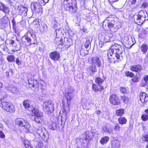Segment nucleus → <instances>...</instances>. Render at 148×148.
Returning a JSON list of instances; mask_svg holds the SVG:
<instances>
[{
    "label": "nucleus",
    "instance_id": "f257e3e1",
    "mask_svg": "<svg viewBox=\"0 0 148 148\" xmlns=\"http://www.w3.org/2000/svg\"><path fill=\"white\" fill-rule=\"evenodd\" d=\"M124 51L123 46L117 44L112 45L107 53L109 61L111 63H115L116 61L118 62L122 60Z\"/></svg>",
    "mask_w": 148,
    "mask_h": 148
},
{
    "label": "nucleus",
    "instance_id": "f03ea898",
    "mask_svg": "<svg viewBox=\"0 0 148 148\" xmlns=\"http://www.w3.org/2000/svg\"><path fill=\"white\" fill-rule=\"evenodd\" d=\"M107 25L109 29L112 32H116L122 26L121 23L114 16L110 15L103 22V27H106Z\"/></svg>",
    "mask_w": 148,
    "mask_h": 148
},
{
    "label": "nucleus",
    "instance_id": "7ed1b4c3",
    "mask_svg": "<svg viewBox=\"0 0 148 148\" xmlns=\"http://www.w3.org/2000/svg\"><path fill=\"white\" fill-rule=\"evenodd\" d=\"M92 139L90 133L88 132L81 135L80 139L77 140V148H87L90 141Z\"/></svg>",
    "mask_w": 148,
    "mask_h": 148
},
{
    "label": "nucleus",
    "instance_id": "20e7f679",
    "mask_svg": "<svg viewBox=\"0 0 148 148\" xmlns=\"http://www.w3.org/2000/svg\"><path fill=\"white\" fill-rule=\"evenodd\" d=\"M62 5L65 10L69 11L71 14H73L76 13L77 5L75 0H64Z\"/></svg>",
    "mask_w": 148,
    "mask_h": 148
},
{
    "label": "nucleus",
    "instance_id": "39448f33",
    "mask_svg": "<svg viewBox=\"0 0 148 148\" xmlns=\"http://www.w3.org/2000/svg\"><path fill=\"white\" fill-rule=\"evenodd\" d=\"M133 18L136 23L141 25L145 21L148 20V15L145 11L141 10L138 12V14L133 16Z\"/></svg>",
    "mask_w": 148,
    "mask_h": 148
},
{
    "label": "nucleus",
    "instance_id": "423d86ee",
    "mask_svg": "<svg viewBox=\"0 0 148 148\" xmlns=\"http://www.w3.org/2000/svg\"><path fill=\"white\" fill-rule=\"evenodd\" d=\"M64 96L66 98V100L64 99L62 102L63 104V109L62 110L63 114L66 116V114L69 111V106L70 102L73 97V94H69L68 93H65Z\"/></svg>",
    "mask_w": 148,
    "mask_h": 148
},
{
    "label": "nucleus",
    "instance_id": "0eeeda50",
    "mask_svg": "<svg viewBox=\"0 0 148 148\" xmlns=\"http://www.w3.org/2000/svg\"><path fill=\"white\" fill-rule=\"evenodd\" d=\"M36 132L44 141H47L48 138V134L47 131L44 127L41 126L37 127Z\"/></svg>",
    "mask_w": 148,
    "mask_h": 148
},
{
    "label": "nucleus",
    "instance_id": "6e6552de",
    "mask_svg": "<svg viewBox=\"0 0 148 148\" xmlns=\"http://www.w3.org/2000/svg\"><path fill=\"white\" fill-rule=\"evenodd\" d=\"M16 124L20 127H23L26 129V132H29L30 126L29 123L26 120L22 118H17L15 120Z\"/></svg>",
    "mask_w": 148,
    "mask_h": 148
},
{
    "label": "nucleus",
    "instance_id": "1a4fd4ad",
    "mask_svg": "<svg viewBox=\"0 0 148 148\" xmlns=\"http://www.w3.org/2000/svg\"><path fill=\"white\" fill-rule=\"evenodd\" d=\"M0 106L6 112H13L15 111L14 106L11 103L5 101H1L0 103Z\"/></svg>",
    "mask_w": 148,
    "mask_h": 148
},
{
    "label": "nucleus",
    "instance_id": "9d476101",
    "mask_svg": "<svg viewBox=\"0 0 148 148\" xmlns=\"http://www.w3.org/2000/svg\"><path fill=\"white\" fill-rule=\"evenodd\" d=\"M42 108L46 112L51 113L54 110V106L51 101L48 100L44 102Z\"/></svg>",
    "mask_w": 148,
    "mask_h": 148
},
{
    "label": "nucleus",
    "instance_id": "9b49d317",
    "mask_svg": "<svg viewBox=\"0 0 148 148\" xmlns=\"http://www.w3.org/2000/svg\"><path fill=\"white\" fill-rule=\"evenodd\" d=\"M34 75L33 74L29 73L27 76L28 81L29 87H33L34 88H39V84L36 81H34L32 79L34 77Z\"/></svg>",
    "mask_w": 148,
    "mask_h": 148
},
{
    "label": "nucleus",
    "instance_id": "f8f14e48",
    "mask_svg": "<svg viewBox=\"0 0 148 148\" xmlns=\"http://www.w3.org/2000/svg\"><path fill=\"white\" fill-rule=\"evenodd\" d=\"M32 10L36 13L42 14V6L39 3L32 2L31 4Z\"/></svg>",
    "mask_w": 148,
    "mask_h": 148
},
{
    "label": "nucleus",
    "instance_id": "ddd939ff",
    "mask_svg": "<svg viewBox=\"0 0 148 148\" xmlns=\"http://www.w3.org/2000/svg\"><path fill=\"white\" fill-rule=\"evenodd\" d=\"M99 38L101 41L103 43L109 42L112 40V34L108 32L100 34Z\"/></svg>",
    "mask_w": 148,
    "mask_h": 148
},
{
    "label": "nucleus",
    "instance_id": "4468645a",
    "mask_svg": "<svg viewBox=\"0 0 148 148\" xmlns=\"http://www.w3.org/2000/svg\"><path fill=\"white\" fill-rule=\"evenodd\" d=\"M32 113L36 115V116L34 118L36 122L41 123L43 121L44 119L42 118L43 114L42 112L39 111L37 109L33 110Z\"/></svg>",
    "mask_w": 148,
    "mask_h": 148
},
{
    "label": "nucleus",
    "instance_id": "2eb2a0df",
    "mask_svg": "<svg viewBox=\"0 0 148 148\" xmlns=\"http://www.w3.org/2000/svg\"><path fill=\"white\" fill-rule=\"evenodd\" d=\"M65 122V119H63V117L61 116L60 119L59 118L58 119V124H57L56 122H53L49 126V128L52 130H55L57 127L58 126L59 127L60 126V125L62 126L63 125Z\"/></svg>",
    "mask_w": 148,
    "mask_h": 148
},
{
    "label": "nucleus",
    "instance_id": "dca6fc26",
    "mask_svg": "<svg viewBox=\"0 0 148 148\" xmlns=\"http://www.w3.org/2000/svg\"><path fill=\"white\" fill-rule=\"evenodd\" d=\"M110 103L114 105H119L120 102L118 97L116 95L112 94L110 97Z\"/></svg>",
    "mask_w": 148,
    "mask_h": 148
},
{
    "label": "nucleus",
    "instance_id": "f3484780",
    "mask_svg": "<svg viewBox=\"0 0 148 148\" xmlns=\"http://www.w3.org/2000/svg\"><path fill=\"white\" fill-rule=\"evenodd\" d=\"M17 11V12L19 14L24 16H26L27 15V8L23 6L18 7Z\"/></svg>",
    "mask_w": 148,
    "mask_h": 148
},
{
    "label": "nucleus",
    "instance_id": "a211bd4d",
    "mask_svg": "<svg viewBox=\"0 0 148 148\" xmlns=\"http://www.w3.org/2000/svg\"><path fill=\"white\" fill-rule=\"evenodd\" d=\"M22 41L23 44L25 47L28 46L34 43L33 42L32 43L31 39L28 36H25L22 37Z\"/></svg>",
    "mask_w": 148,
    "mask_h": 148
},
{
    "label": "nucleus",
    "instance_id": "6ab92c4d",
    "mask_svg": "<svg viewBox=\"0 0 148 148\" xmlns=\"http://www.w3.org/2000/svg\"><path fill=\"white\" fill-rule=\"evenodd\" d=\"M91 62V64L92 65H97L98 67L101 66V60L98 57H93L92 59Z\"/></svg>",
    "mask_w": 148,
    "mask_h": 148
},
{
    "label": "nucleus",
    "instance_id": "aec40b11",
    "mask_svg": "<svg viewBox=\"0 0 148 148\" xmlns=\"http://www.w3.org/2000/svg\"><path fill=\"white\" fill-rule=\"evenodd\" d=\"M23 105L25 108L29 110L32 111V112L33 110L37 109L34 108L32 105H30V101L28 100H26L23 102Z\"/></svg>",
    "mask_w": 148,
    "mask_h": 148
},
{
    "label": "nucleus",
    "instance_id": "412c9836",
    "mask_svg": "<svg viewBox=\"0 0 148 148\" xmlns=\"http://www.w3.org/2000/svg\"><path fill=\"white\" fill-rule=\"evenodd\" d=\"M49 57L50 58L54 60H58L60 57V53L56 51L52 52L50 54Z\"/></svg>",
    "mask_w": 148,
    "mask_h": 148
},
{
    "label": "nucleus",
    "instance_id": "4be33fe9",
    "mask_svg": "<svg viewBox=\"0 0 148 148\" xmlns=\"http://www.w3.org/2000/svg\"><path fill=\"white\" fill-rule=\"evenodd\" d=\"M103 130L106 132L111 134L112 132L113 128L110 125L107 124L103 127Z\"/></svg>",
    "mask_w": 148,
    "mask_h": 148
},
{
    "label": "nucleus",
    "instance_id": "5701e85b",
    "mask_svg": "<svg viewBox=\"0 0 148 148\" xmlns=\"http://www.w3.org/2000/svg\"><path fill=\"white\" fill-rule=\"evenodd\" d=\"M92 89L95 92H97L98 91H101L103 90L104 88L102 85L93 84L92 86Z\"/></svg>",
    "mask_w": 148,
    "mask_h": 148
},
{
    "label": "nucleus",
    "instance_id": "b1692460",
    "mask_svg": "<svg viewBox=\"0 0 148 148\" xmlns=\"http://www.w3.org/2000/svg\"><path fill=\"white\" fill-rule=\"evenodd\" d=\"M140 97V100L143 103H145L148 101V96L145 92L141 93Z\"/></svg>",
    "mask_w": 148,
    "mask_h": 148
},
{
    "label": "nucleus",
    "instance_id": "393cba45",
    "mask_svg": "<svg viewBox=\"0 0 148 148\" xmlns=\"http://www.w3.org/2000/svg\"><path fill=\"white\" fill-rule=\"evenodd\" d=\"M0 10L6 14H8L10 11L9 8L1 2H0Z\"/></svg>",
    "mask_w": 148,
    "mask_h": 148
},
{
    "label": "nucleus",
    "instance_id": "a878e982",
    "mask_svg": "<svg viewBox=\"0 0 148 148\" xmlns=\"http://www.w3.org/2000/svg\"><path fill=\"white\" fill-rule=\"evenodd\" d=\"M135 43V39H133L132 37L128 38L127 42H126V44L129 47L131 48Z\"/></svg>",
    "mask_w": 148,
    "mask_h": 148
},
{
    "label": "nucleus",
    "instance_id": "bb28decb",
    "mask_svg": "<svg viewBox=\"0 0 148 148\" xmlns=\"http://www.w3.org/2000/svg\"><path fill=\"white\" fill-rule=\"evenodd\" d=\"M142 69V67L140 65H136L131 67V70L134 72H138Z\"/></svg>",
    "mask_w": 148,
    "mask_h": 148
},
{
    "label": "nucleus",
    "instance_id": "cd10ccee",
    "mask_svg": "<svg viewBox=\"0 0 148 148\" xmlns=\"http://www.w3.org/2000/svg\"><path fill=\"white\" fill-rule=\"evenodd\" d=\"M111 143L112 148H119L120 146V142L117 140H112Z\"/></svg>",
    "mask_w": 148,
    "mask_h": 148
},
{
    "label": "nucleus",
    "instance_id": "c85d7f7f",
    "mask_svg": "<svg viewBox=\"0 0 148 148\" xmlns=\"http://www.w3.org/2000/svg\"><path fill=\"white\" fill-rule=\"evenodd\" d=\"M86 70L89 73H92V74L97 72L96 66L92 65L87 68L86 69Z\"/></svg>",
    "mask_w": 148,
    "mask_h": 148
},
{
    "label": "nucleus",
    "instance_id": "c756f323",
    "mask_svg": "<svg viewBox=\"0 0 148 148\" xmlns=\"http://www.w3.org/2000/svg\"><path fill=\"white\" fill-rule=\"evenodd\" d=\"M109 139V137L108 136H105L101 138L100 141V143L101 145H103L108 143Z\"/></svg>",
    "mask_w": 148,
    "mask_h": 148
},
{
    "label": "nucleus",
    "instance_id": "7c9ffc66",
    "mask_svg": "<svg viewBox=\"0 0 148 148\" xmlns=\"http://www.w3.org/2000/svg\"><path fill=\"white\" fill-rule=\"evenodd\" d=\"M141 51L143 54L145 53L148 49L147 45L145 44L142 45L140 47Z\"/></svg>",
    "mask_w": 148,
    "mask_h": 148
},
{
    "label": "nucleus",
    "instance_id": "2f4dec72",
    "mask_svg": "<svg viewBox=\"0 0 148 148\" xmlns=\"http://www.w3.org/2000/svg\"><path fill=\"white\" fill-rule=\"evenodd\" d=\"M118 121L121 125L126 124L127 122V119L124 117H120L118 119Z\"/></svg>",
    "mask_w": 148,
    "mask_h": 148
},
{
    "label": "nucleus",
    "instance_id": "473e14b6",
    "mask_svg": "<svg viewBox=\"0 0 148 148\" xmlns=\"http://www.w3.org/2000/svg\"><path fill=\"white\" fill-rule=\"evenodd\" d=\"M104 82V79L99 77H97L95 79V82L97 84L101 85Z\"/></svg>",
    "mask_w": 148,
    "mask_h": 148
},
{
    "label": "nucleus",
    "instance_id": "72a5a7b5",
    "mask_svg": "<svg viewBox=\"0 0 148 148\" xmlns=\"http://www.w3.org/2000/svg\"><path fill=\"white\" fill-rule=\"evenodd\" d=\"M124 114V110L122 109H120L116 111V114L118 116H121Z\"/></svg>",
    "mask_w": 148,
    "mask_h": 148
},
{
    "label": "nucleus",
    "instance_id": "f704fd0d",
    "mask_svg": "<svg viewBox=\"0 0 148 148\" xmlns=\"http://www.w3.org/2000/svg\"><path fill=\"white\" fill-rule=\"evenodd\" d=\"M147 33V32L146 30L145 29L143 30L139 34V37L142 38H143L145 37Z\"/></svg>",
    "mask_w": 148,
    "mask_h": 148
},
{
    "label": "nucleus",
    "instance_id": "c9c22d12",
    "mask_svg": "<svg viewBox=\"0 0 148 148\" xmlns=\"http://www.w3.org/2000/svg\"><path fill=\"white\" fill-rule=\"evenodd\" d=\"M7 60L9 62H13L14 60V57L13 55L8 56L7 57Z\"/></svg>",
    "mask_w": 148,
    "mask_h": 148
},
{
    "label": "nucleus",
    "instance_id": "e433bc0d",
    "mask_svg": "<svg viewBox=\"0 0 148 148\" xmlns=\"http://www.w3.org/2000/svg\"><path fill=\"white\" fill-rule=\"evenodd\" d=\"M125 74L126 76L130 77H133L134 75L133 73L129 71L126 72L125 73Z\"/></svg>",
    "mask_w": 148,
    "mask_h": 148
},
{
    "label": "nucleus",
    "instance_id": "4c0bfd02",
    "mask_svg": "<svg viewBox=\"0 0 148 148\" xmlns=\"http://www.w3.org/2000/svg\"><path fill=\"white\" fill-rule=\"evenodd\" d=\"M121 129L120 125L118 123H116L114 127V130L115 131H119Z\"/></svg>",
    "mask_w": 148,
    "mask_h": 148
},
{
    "label": "nucleus",
    "instance_id": "58836bf2",
    "mask_svg": "<svg viewBox=\"0 0 148 148\" xmlns=\"http://www.w3.org/2000/svg\"><path fill=\"white\" fill-rule=\"evenodd\" d=\"M121 99L123 100V102L125 103H127L129 100V98L125 96H123L121 97Z\"/></svg>",
    "mask_w": 148,
    "mask_h": 148
},
{
    "label": "nucleus",
    "instance_id": "ea45409f",
    "mask_svg": "<svg viewBox=\"0 0 148 148\" xmlns=\"http://www.w3.org/2000/svg\"><path fill=\"white\" fill-rule=\"evenodd\" d=\"M84 46L85 48L86 49L88 48L90 46V40H89L86 39V42L85 43Z\"/></svg>",
    "mask_w": 148,
    "mask_h": 148
},
{
    "label": "nucleus",
    "instance_id": "a19ab883",
    "mask_svg": "<svg viewBox=\"0 0 148 148\" xmlns=\"http://www.w3.org/2000/svg\"><path fill=\"white\" fill-rule=\"evenodd\" d=\"M8 90L10 92H11L12 93H15L17 90V89L16 88L12 87V88H8Z\"/></svg>",
    "mask_w": 148,
    "mask_h": 148
},
{
    "label": "nucleus",
    "instance_id": "79ce46f5",
    "mask_svg": "<svg viewBox=\"0 0 148 148\" xmlns=\"http://www.w3.org/2000/svg\"><path fill=\"white\" fill-rule=\"evenodd\" d=\"M148 115L145 114H143L141 116V118L144 121H146L148 119Z\"/></svg>",
    "mask_w": 148,
    "mask_h": 148
},
{
    "label": "nucleus",
    "instance_id": "37998d69",
    "mask_svg": "<svg viewBox=\"0 0 148 148\" xmlns=\"http://www.w3.org/2000/svg\"><path fill=\"white\" fill-rule=\"evenodd\" d=\"M90 132V136H91L92 137V136H91V133L92 134V136H94L95 137H97L98 135L99 134V132H97V131L95 132H92L91 133L90 132H89L88 131H87L85 132H84V134L85 132Z\"/></svg>",
    "mask_w": 148,
    "mask_h": 148
},
{
    "label": "nucleus",
    "instance_id": "c03bdc74",
    "mask_svg": "<svg viewBox=\"0 0 148 148\" xmlns=\"http://www.w3.org/2000/svg\"><path fill=\"white\" fill-rule=\"evenodd\" d=\"M24 143L25 146L26 148H33L31 145H29V142H24Z\"/></svg>",
    "mask_w": 148,
    "mask_h": 148
},
{
    "label": "nucleus",
    "instance_id": "a18cd8bd",
    "mask_svg": "<svg viewBox=\"0 0 148 148\" xmlns=\"http://www.w3.org/2000/svg\"><path fill=\"white\" fill-rule=\"evenodd\" d=\"M142 139L144 141H148V135L147 134L143 136Z\"/></svg>",
    "mask_w": 148,
    "mask_h": 148
},
{
    "label": "nucleus",
    "instance_id": "49530a36",
    "mask_svg": "<svg viewBox=\"0 0 148 148\" xmlns=\"http://www.w3.org/2000/svg\"><path fill=\"white\" fill-rule=\"evenodd\" d=\"M121 92L123 93H125L127 91L126 88L125 87H121L120 88Z\"/></svg>",
    "mask_w": 148,
    "mask_h": 148
},
{
    "label": "nucleus",
    "instance_id": "de8ad7c7",
    "mask_svg": "<svg viewBox=\"0 0 148 148\" xmlns=\"http://www.w3.org/2000/svg\"><path fill=\"white\" fill-rule=\"evenodd\" d=\"M132 81L134 82H138L139 81L138 78L137 77H134L132 79Z\"/></svg>",
    "mask_w": 148,
    "mask_h": 148
},
{
    "label": "nucleus",
    "instance_id": "09e8293b",
    "mask_svg": "<svg viewBox=\"0 0 148 148\" xmlns=\"http://www.w3.org/2000/svg\"><path fill=\"white\" fill-rule=\"evenodd\" d=\"M73 92V89L71 88H70L68 89L67 92L65 93H68L69 94H72Z\"/></svg>",
    "mask_w": 148,
    "mask_h": 148
},
{
    "label": "nucleus",
    "instance_id": "8fccbe9b",
    "mask_svg": "<svg viewBox=\"0 0 148 148\" xmlns=\"http://www.w3.org/2000/svg\"><path fill=\"white\" fill-rule=\"evenodd\" d=\"M5 136L3 131L0 130V137L2 138H4Z\"/></svg>",
    "mask_w": 148,
    "mask_h": 148
},
{
    "label": "nucleus",
    "instance_id": "3c124183",
    "mask_svg": "<svg viewBox=\"0 0 148 148\" xmlns=\"http://www.w3.org/2000/svg\"><path fill=\"white\" fill-rule=\"evenodd\" d=\"M144 80L145 82L148 83V75H145L144 76Z\"/></svg>",
    "mask_w": 148,
    "mask_h": 148
},
{
    "label": "nucleus",
    "instance_id": "603ef678",
    "mask_svg": "<svg viewBox=\"0 0 148 148\" xmlns=\"http://www.w3.org/2000/svg\"><path fill=\"white\" fill-rule=\"evenodd\" d=\"M16 64L18 65H20L21 64V62L20 61L18 58L16 59Z\"/></svg>",
    "mask_w": 148,
    "mask_h": 148
},
{
    "label": "nucleus",
    "instance_id": "864d4df0",
    "mask_svg": "<svg viewBox=\"0 0 148 148\" xmlns=\"http://www.w3.org/2000/svg\"><path fill=\"white\" fill-rule=\"evenodd\" d=\"M148 5L147 3H144L142 4V7L143 8H144L147 7L148 6Z\"/></svg>",
    "mask_w": 148,
    "mask_h": 148
},
{
    "label": "nucleus",
    "instance_id": "5fc2aeb1",
    "mask_svg": "<svg viewBox=\"0 0 148 148\" xmlns=\"http://www.w3.org/2000/svg\"><path fill=\"white\" fill-rule=\"evenodd\" d=\"M80 30L84 32H85L86 31L87 29L86 28L83 27L81 28Z\"/></svg>",
    "mask_w": 148,
    "mask_h": 148
},
{
    "label": "nucleus",
    "instance_id": "6e6d98bb",
    "mask_svg": "<svg viewBox=\"0 0 148 148\" xmlns=\"http://www.w3.org/2000/svg\"><path fill=\"white\" fill-rule=\"evenodd\" d=\"M3 55L1 52L0 50V60H3Z\"/></svg>",
    "mask_w": 148,
    "mask_h": 148
},
{
    "label": "nucleus",
    "instance_id": "4d7b16f0",
    "mask_svg": "<svg viewBox=\"0 0 148 148\" xmlns=\"http://www.w3.org/2000/svg\"><path fill=\"white\" fill-rule=\"evenodd\" d=\"M109 2H110L111 3H113L114 2H116L119 0H108Z\"/></svg>",
    "mask_w": 148,
    "mask_h": 148
},
{
    "label": "nucleus",
    "instance_id": "13d9d810",
    "mask_svg": "<svg viewBox=\"0 0 148 148\" xmlns=\"http://www.w3.org/2000/svg\"><path fill=\"white\" fill-rule=\"evenodd\" d=\"M136 0H132L131 3L132 4H135L136 3Z\"/></svg>",
    "mask_w": 148,
    "mask_h": 148
},
{
    "label": "nucleus",
    "instance_id": "bf43d9fd",
    "mask_svg": "<svg viewBox=\"0 0 148 148\" xmlns=\"http://www.w3.org/2000/svg\"><path fill=\"white\" fill-rule=\"evenodd\" d=\"M14 41L13 40H10L9 41V43L11 45H12L14 43Z\"/></svg>",
    "mask_w": 148,
    "mask_h": 148
},
{
    "label": "nucleus",
    "instance_id": "052dcab7",
    "mask_svg": "<svg viewBox=\"0 0 148 148\" xmlns=\"http://www.w3.org/2000/svg\"><path fill=\"white\" fill-rule=\"evenodd\" d=\"M42 1L43 2H44L45 4L48 2L49 0H42Z\"/></svg>",
    "mask_w": 148,
    "mask_h": 148
},
{
    "label": "nucleus",
    "instance_id": "680f3d73",
    "mask_svg": "<svg viewBox=\"0 0 148 148\" xmlns=\"http://www.w3.org/2000/svg\"><path fill=\"white\" fill-rule=\"evenodd\" d=\"M6 75L7 76H9V72L7 71L6 72Z\"/></svg>",
    "mask_w": 148,
    "mask_h": 148
},
{
    "label": "nucleus",
    "instance_id": "e2e57ef3",
    "mask_svg": "<svg viewBox=\"0 0 148 148\" xmlns=\"http://www.w3.org/2000/svg\"><path fill=\"white\" fill-rule=\"evenodd\" d=\"M3 126L2 124L0 123V128H3Z\"/></svg>",
    "mask_w": 148,
    "mask_h": 148
},
{
    "label": "nucleus",
    "instance_id": "0e129e2a",
    "mask_svg": "<svg viewBox=\"0 0 148 148\" xmlns=\"http://www.w3.org/2000/svg\"><path fill=\"white\" fill-rule=\"evenodd\" d=\"M145 112L146 113L147 115L148 116V109L146 110H145Z\"/></svg>",
    "mask_w": 148,
    "mask_h": 148
},
{
    "label": "nucleus",
    "instance_id": "69168bd1",
    "mask_svg": "<svg viewBox=\"0 0 148 148\" xmlns=\"http://www.w3.org/2000/svg\"><path fill=\"white\" fill-rule=\"evenodd\" d=\"M2 86L3 84L2 83L0 82V88H1L2 87Z\"/></svg>",
    "mask_w": 148,
    "mask_h": 148
},
{
    "label": "nucleus",
    "instance_id": "338daca9",
    "mask_svg": "<svg viewBox=\"0 0 148 148\" xmlns=\"http://www.w3.org/2000/svg\"><path fill=\"white\" fill-rule=\"evenodd\" d=\"M9 71L12 73V69H10Z\"/></svg>",
    "mask_w": 148,
    "mask_h": 148
},
{
    "label": "nucleus",
    "instance_id": "774afa93",
    "mask_svg": "<svg viewBox=\"0 0 148 148\" xmlns=\"http://www.w3.org/2000/svg\"><path fill=\"white\" fill-rule=\"evenodd\" d=\"M100 111H98L97 112V114H99V113H100Z\"/></svg>",
    "mask_w": 148,
    "mask_h": 148
}]
</instances>
